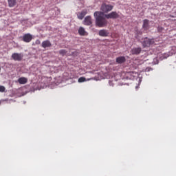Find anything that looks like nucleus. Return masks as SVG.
Returning a JSON list of instances; mask_svg holds the SVG:
<instances>
[{
	"mask_svg": "<svg viewBox=\"0 0 176 176\" xmlns=\"http://www.w3.org/2000/svg\"><path fill=\"white\" fill-rule=\"evenodd\" d=\"M78 34L80 35V36H86L89 35L87 32H86V30H85V28L83 27H80L78 29Z\"/></svg>",
	"mask_w": 176,
	"mask_h": 176,
	"instance_id": "nucleus-9",
	"label": "nucleus"
},
{
	"mask_svg": "<svg viewBox=\"0 0 176 176\" xmlns=\"http://www.w3.org/2000/svg\"><path fill=\"white\" fill-rule=\"evenodd\" d=\"M142 50L141 49V47L133 48L131 50V53L133 55L138 56V54H140V53H141Z\"/></svg>",
	"mask_w": 176,
	"mask_h": 176,
	"instance_id": "nucleus-10",
	"label": "nucleus"
},
{
	"mask_svg": "<svg viewBox=\"0 0 176 176\" xmlns=\"http://www.w3.org/2000/svg\"><path fill=\"white\" fill-rule=\"evenodd\" d=\"M94 16L96 19V25L98 27L102 28L108 25V21L104 16V12H95Z\"/></svg>",
	"mask_w": 176,
	"mask_h": 176,
	"instance_id": "nucleus-1",
	"label": "nucleus"
},
{
	"mask_svg": "<svg viewBox=\"0 0 176 176\" xmlns=\"http://www.w3.org/2000/svg\"><path fill=\"white\" fill-rule=\"evenodd\" d=\"M11 57L14 61H21L24 55L22 53H13Z\"/></svg>",
	"mask_w": 176,
	"mask_h": 176,
	"instance_id": "nucleus-4",
	"label": "nucleus"
},
{
	"mask_svg": "<svg viewBox=\"0 0 176 176\" xmlns=\"http://www.w3.org/2000/svg\"><path fill=\"white\" fill-rule=\"evenodd\" d=\"M6 90V88H5L3 86H0V93H3Z\"/></svg>",
	"mask_w": 176,
	"mask_h": 176,
	"instance_id": "nucleus-19",
	"label": "nucleus"
},
{
	"mask_svg": "<svg viewBox=\"0 0 176 176\" xmlns=\"http://www.w3.org/2000/svg\"><path fill=\"white\" fill-rule=\"evenodd\" d=\"M113 9V6L111 4H107V3H103L101 6L100 10H102V13H108L111 12Z\"/></svg>",
	"mask_w": 176,
	"mask_h": 176,
	"instance_id": "nucleus-3",
	"label": "nucleus"
},
{
	"mask_svg": "<svg viewBox=\"0 0 176 176\" xmlns=\"http://www.w3.org/2000/svg\"><path fill=\"white\" fill-rule=\"evenodd\" d=\"M84 24L85 25H91L92 24L91 16H86L84 20Z\"/></svg>",
	"mask_w": 176,
	"mask_h": 176,
	"instance_id": "nucleus-11",
	"label": "nucleus"
},
{
	"mask_svg": "<svg viewBox=\"0 0 176 176\" xmlns=\"http://www.w3.org/2000/svg\"><path fill=\"white\" fill-rule=\"evenodd\" d=\"M104 17H106V19H119V14H118V12H111L108 14H105Z\"/></svg>",
	"mask_w": 176,
	"mask_h": 176,
	"instance_id": "nucleus-5",
	"label": "nucleus"
},
{
	"mask_svg": "<svg viewBox=\"0 0 176 176\" xmlns=\"http://www.w3.org/2000/svg\"><path fill=\"white\" fill-rule=\"evenodd\" d=\"M98 35L100 36H103V37L106 38L107 36H109V32L105 29L100 30H99Z\"/></svg>",
	"mask_w": 176,
	"mask_h": 176,
	"instance_id": "nucleus-8",
	"label": "nucleus"
},
{
	"mask_svg": "<svg viewBox=\"0 0 176 176\" xmlns=\"http://www.w3.org/2000/svg\"><path fill=\"white\" fill-rule=\"evenodd\" d=\"M36 43H41V41H40L39 40H37V41H36Z\"/></svg>",
	"mask_w": 176,
	"mask_h": 176,
	"instance_id": "nucleus-21",
	"label": "nucleus"
},
{
	"mask_svg": "<svg viewBox=\"0 0 176 176\" xmlns=\"http://www.w3.org/2000/svg\"><path fill=\"white\" fill-rule=\"evenodd\" d=\"M116 63L118 64H123V63H126V58L124 56H120L116 58Z\"/></svg>",
	"mask_w": 176,
	"mask_h": 176,
	"instance_id": "nucleus-14",
	"label": "nucleus"
},
{
	"mask_svg": "<svg viewBox=\"0 0 176 176\" xmlns=\"http://www.w3.org/2000/svg\"><path fill=\"white\" fill-rule=\"evenodd\" d=\"M83 82H86V78L85 77H80L78 80V83H82Z\"/></svg>",
	"mask_w": 176,
	"mask_h": 176,
	"instance_id": "nucleus-17",
	"label": "nucleus"
},
{
	"mask_svg": "<svg viewBox=\"0 0 176 176\" xmlns=\"http://www.w3.org/2000/svg\"><path fill=\"white\" fill-rule=\"evenodd\" d=\"M149 69H151V67H147V68L146 69V71H149Z\"/></svg>",
	"mask_w": 176,
	"mask_h": 176,
	"instance_id": "nucleus-22",
	"label": "nucleus"
},
{
	"mask_svg": "<svg viewBox=\"0 0 176 176\" xmlns=\"http://www.w3.org/2000/svg\"><path fill=\"white\" fill-rule=\"evenodd\" d=\"M22 40L26 43H30V42L32 41V35H31L30 33L25 34L23 36Z\"/></svg>",
	"mask_w": 176,
	"mask_h": 176,
	"instance_id": "nucleus-6",
	"label": "nucleus"
},
{
	"mask_svg": "<svg viewBox=\"0 0 176 176\" xmlns=\"http://www.w3.org/2000/svg\"><path fill=\"white\" fill-rule=\"evenodd\" d=\"M130 75H131V72H128L126 73V76L127 79H130L131 78L130 77H129V76H130Z\"/></svg>",
	"mask_w": 176,
	"mask_h": 176,
	"instance_id": "nucleus-20",
	"label": "nucleus"
},
{
	"mask_svg": "<svg viewBox=\"0 0 176 176\" xmlns=\"http://www.w3.org/2000/svg\"><path fill=\"white\" fill-rule=\"evenodd\" d=\"M86 14H87V10H82V12L77 14V17L79 20H83Z\"/></svg>",
	"mask_w": 176,
	"mask_h": 176,
	"instance_id": "nucleus-7",
	"label": "nucleus"
},
{
	"mask_svg": "<svg viewBox=\"0 0 176 176\" xmlns=\"http://www.w3.org/2000/svg\"><path fill=\"white\" fill-rule=\"evenodd\" d=\"M142 28H144V30H149V20L144 19L143 21Z\"/></svg>",
	"mask_w": 176,
	"mask_h": 176,
	"instance_id": "nucleus-13",
	"label": "nucleus"
},
{
	"mask_svg": "<svg viewBox=\"0 0 176 176\" xmlns=\"http://www.w3.org/2000/svg\"><path fill=\"white\" fill-rule=\"evenodd\" d=\"M59 54H61V56H65V54H67V51L65 50H60Z\"/></svg>",
	"mask_w": 176,
	"mask_h": 176,
	"instance_id": "nucleus-18",
	"label": "nucleus"
},
{
	"mask_svg": "<svg viewBox=\"0 0 176 176\" xmlns=\"http://www.w3.org/2000/svg\"><path fill=\"white\" fill-rule=\"evenodd\" d=\"M143 47H149L151 45H155V38H148L147 37L143 38L142 42Z\"/></svg>",
	"mask_w": 176,
	"mask_h": 176,
	"instance_id": "nucleus-2",
	"label": "nucleus"
},
{
	"mask_svg": "<svg viewBox=\"0 0 176 176\" xmlns=\"http://www.w3.org/2000/svg\"><path fill=\"white\" fill-rule=\"evenodd\" d=\"M52 46V43H50V41L46 40L43 41L42 43V47L44 49H46V47H51Z\"/></svg>",
	"mask_w": 176,
	"mask_h": 176,
	"instance_id": "nucleus-12",
	"label": "nucleus"
},
{
	"mask_svg": "<svg viewBox=\"0 0 176 176\" xmlns=\"http://www.w3.org/2000/svg\"><path fill=\"white\" fill-rule=\"evenodd\" d=\"M9 8H14L17 4V0H8Z\"/></svg>",
	"mask_w": 176,
	"mask_h": 176,
	"instance_id": "nucleus-15",
	"label": "nucleus"
},
{
	"mask_svg": "<svg viewBox=\"0 0 176 176\" xmlns=\"http://www.w3.org/2000/svg\"><path fill=\"white\" fill-rule=\"evenodd\" d=\"M18 82L19 83H20V85H25V83L28 82V80L27 79V78L21 77L18 79Z\"/></svg>",
	"mask_w": 176,
	"mask_h": 176,
	"instance_id": "nucleus-16",
	"label": "nucleus"
}]
</instances>
